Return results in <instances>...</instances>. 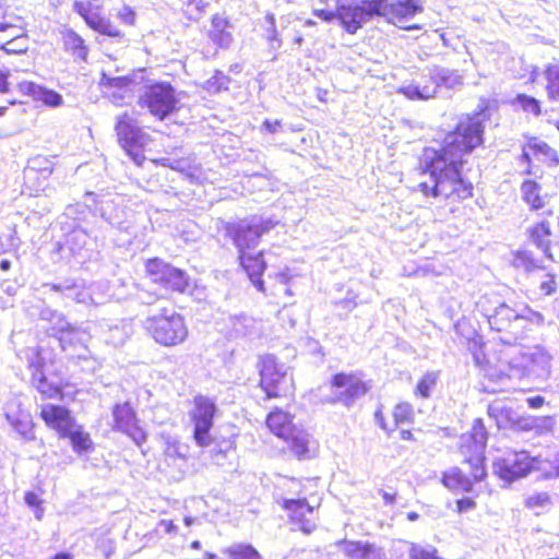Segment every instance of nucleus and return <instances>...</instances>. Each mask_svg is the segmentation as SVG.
Here are the masks:
<instances>
[{"label": "nucleus", "instance_id": "1", "mask_svg": "<svg viewBox=\"0 0 559 559\" xmlns=\"http://www.w3.org/2000/svg\"><path fill=\"white\" fill-rule=\"evenodd\" d=\"M484 126L479 116L460 120L448 133L440 148L426 147L419 158L423 179L414 191L426 198L462 202L473 195V183L463 176L462 167L475 147L483 143Z\"/></svg>", "mask_w": 559, "mask_h": 559}, {"label": "nucleus", "instance_id": "2", "mask_svg": "<svg viewBox=\"0 0 559 559\" xmlns=\"http://www.w3.org/2000/svg\"><path fill=\"white\" fill-rule=\"evenodd\" d=\"M277 224L272 218L253 216L248 221L238 223H227L225 227L226 235L231 239L238 250V260L252 285L260 292H264V283L261 275L265 270V262L262 258L263 252L252 251L259 245L263 234L271 230Z\"/></svg>", "mask_w": 559, "mask_h": 559}, {"label": "nucleus", "instance_id": "3", "mask_svg": "<svg viewBox=\"0 0 559 559\" xmlns=\"http://www.w3.org/2000/svg\"><path fill=\"white\" fill-rule=\"evenodd\" d=\"M144 326L152 337L163 346H176L188 335L183 317L166 300H159L151 310Z\"/></svg>", "mask_w": 559, "mask_h": 559}, {"label": "nucleus", "instance_id": "4", "mask_svg": "<svg viewBox=\"0 0 559 559\" xmlns=\"http://www.w3.org/2000/svg\"><path fill=\"white\" fill-rule=\"evenodd\" d=\"M269 429L287 442L290 451L299 460H308L316 455L318 443L311 435L293 424L292 416L283 411H274L266 418Z\"/></svg>", "mask_w": 559, "mask_h": 559}, {"label": "nucleus", "instance_id": "5", "mask_svg": "<svg viewBox=\"0 0 559 559\" xmlns=\"http://www.w3.org/2000/svg\"><path fill=\"white\" fill-rule=\"evenodd\" d=\"M462 84V75L456 70L435 66L424 69L419 80L402 85L399 93L411 100H427L436 96L440 86L455 88Z\"/></svg>", "mask_w": 559, "mask_h": 559}, {"label": "nucleus", "instance_id": "6", "mask_svg": "<svg viewBox=\"0 0 559 559\" xmlns=\"http://www.w3.org/2000/svg\"><path fill=\"white\" fill-rule=\"evenodd\" d=\"M139 106L157 120L163 121L180 109V98L168 82H155L144 86L139 96Z\"/></svg>", "mask_w": 559, "mask_h": 559}, {"label": "nucleus", "instance_id": "7", "mask_svg": "<svg viewBox=\"0 0 559 559\" xmlns=\"http://www.w3.org/2000/svg\"><path fill=\"white\" fill-rule=\"evenodd\" d=\"M261 388L267 399L284 396L292 393L294 384L289 367L280 362L272 353H266L260 361Z\"/></svg>", "mask_w": 559, "mask_h": 559}, {"label": "nucleus", "instance_id": "8", "mask_svg": "<svg viewBox=\"0 0 559 559\" xmlns=\"http://www.w3.org/2000/svg\"><path fill=\"white\" fill-rule=\"evenodd\" d=\"M488 298L481 297L477 302V307L487 318V321L492 330L503 331L513 329L515 326H524L523 323L530 321L532 323H542L544 318L542 313L533 311L532 309L524 307L521 311L514 310L506 304L499 305L493 312H489L486 308Z\"/></svg>", "mask_w": 559, "mask_h": 559}, {"label": "nucleus", "instance_id": "9", "mask_svg": "<svg viewBox=\"0 0 559 559\" xmlns=\"http://www.w3.org/2000/svg\"><path fill=\"white\" fill-rule=\"evenodd\" d=\"M27 360L32 370V382L37 391L46 399L59 396L61 382L49 380V377L58 372L52 352H32Z\"/></svg>", "mask_w": 559, "mask_h": 559}, {"label": "nucleus", "instance_id": "10", "mask_svg": "<svg viewBox=\"0 0 559 559\" xmlns=\"http://www.w3.org/2000/svg\"><path fill=\"white\" fill-rule=\"evenodd\" d=\"M487 441V432L480 419H475L472 431L461 437L460 451L464 455V462L471 467V474L477 481L486 476L484 467V451Z\"/></svg>", "mask_w": 559, "mask_h": 559}, {"label": "nucleus", "instance_id": "11", "mask_svg": "<svg viewBox=\"0 0 559 559\" xmlns=\"http://www.w3.org/2000/svg\"><path fill=\"white\" fill-rule=\"evenodd\" d=\"M116 132L122 148L135 165L141 166L145 160L143 147L148 143L150 136L142 131L136 121L128 114L118 117Z\"/></svg>", "mask_w": 559, "mask_h": 559}, {"label": "nucleus", "instance_id": "12", "mask_svg": "<svg viewBox=\"0 0 559 559\" xmlns=\"http://www.w3.org/2000/svg\"><path fill=\"white\" fill-rule=\"evenodd\" d=\"M376 0H350L338 4V21L348 34H356L373 16H379Z\"/></svg>", "mask_w": 559, "mask_h": 559}, {"label": "nucleus", "instance_id": "13", "mask_svg": "<svg viewBox=\"0 0 559 559\" xmlns=\"http://www.w3.org/2000/svg\"><path fill=\"white\" fill-rule=\"evenodd\" d=\"M379 16L386 19L403 29H417V25H408L407 22L416 14L423 12V0H376Z\"/></svg>", "mask_w": 559, "mask_h": 559}, {"label": "nucleus", "instance_id": "14", "mask_svg": "<svg viewBox=\"0 0 559 559\" xmlns=\"http://www.w3.org/2000/svg\"><path fill=\"white\" fill-rule=\"evenodd\" d=\"M193 405L191 411V420L194 426L193 438L199 447L205 448L212 443L210 431L217 408L215 402L204 395H197Z\"/></svg>", "mask_w": 559, "mask_h": 559}, {"label": "nucleus", "instance_id": "15", "mask_svg": "<svg viewBox=\"0 0 559 559\" xmlns=\"http://www.w3.org/2000/svg\"><path fill=\"white\" fill-rule=\"evenodd\" d=\"M98 85L112 104L122 106L132 99L135 82L130 75H116L110 68H104Z\"/></svg>", "mask_w": 559, "mask_h": 559}, {"label": "nucleus", "instance_id": "16", "mask_svg": "<svg viewBox=\"0 0 559 559\" xmlns=\"http://www.w3.org/2000/svg\"><path fill=\"white\" fill-rule=\"evenodd\" d=\"M146 272L152 282L167 289L183 293L188 287L187 274L160 259L148 260L146 262Z\"/></svg>", "mask_w": 559, "mask_h": 559}, {"label": "nucleus", "instance_id": "17", "mask_svg": "<svg viewBox=\"0 0 559 559\" xmlns=\"http://www.w3.org/2000/svg\"><path fill=\"white\" fill-rule=\"evenodd\" d=\"M536 464V460L526 451L508 453L502 460L495 464L496 473L500 478L512 481L526 476Z\"/></svg>", "mask_w": 559, "mask_h": 559}, {"label": "nucleus", "instance_id": "18", "mask_svg": "<svg viewBox=\"0 0 559 559\" xmlns=\"http://www.w3.org/2000/svg\"><path fill=\"white\" fill-rule=\"evenodd\" d=\"M332 386L335 391L334 401L350 405L367 392V385L355 374L337 373L333 377Z\"/></svg>", "mask_w": 559, "mask_h": 559}, {"label": "nucleus", "instance_id": "19", "mask_svg": "<svg viewBox=\"0 0 559 559\" xmlns=\"http://www.w3.org/2000/svg\"><path fill=\"white\" fill-rule=\"evenodd\" d=\"M114 428L128 435L138 445L146 440V435L138 425L135 413L129 403L117 404L112 411Z\"/></svg>", "mask_w": 559, "mask_h": 559}, {"label": "nucleus", "instance_id": "20", "mask_svg": "<svg viewBox=\"0 0 559 559\" xmlns=\"http://www.w3.org/2000/svg\"><path fill=\"white\" fill-rule=\"evenodd\" d=\"M40 417L45 424L56 430L62 438L71 428L76 424V420L71 415V412L64 406L45 404L41 406Z\"/></svg>", "mask_w": 559, "mask_h": 559}, {"label": "nucleus", "instance_id": "21", "mask_svg": "<svg viewBox=\"0 0 559 559\" xmlns=\"http://www.w3.org/2000/svg\"><path fill=\"white\" fill-rule=\"evenodd\" d=\"M283 507L289 512L292 522L306 534L312 533L317 524L313 518V507L304 499H286Z\"/></svg>", "mask_w": 559, "mask_h": 559}, {"label": "nucleus", "instance_id": "22", "mask_svg": "<svg viewBox=\"0 0 559 559\" xmlns=\"http://www.w3.org/2000/svg\"><path fill=\"white\" fill-rule=\"evenodd\" d=\"M85 203L88 207L94 206V212L110 225L120 227L123 223L126 212L115 199L103 195L100 200H97L96 195L90 192L86 193Z\"/></svg>", "mask_w": 559, "mask_h": 559}, {"label": "nucleus", "instance_id": "23", "mask_svg": "<svg viewBox=\"0 0 559 559\" xmlns=\"http://www.w3.org/2000/svg\"><path fill=\"white\" fill-rule=\"evenodd\" d=\"M500 352H475L474 359L481 367L485 374L492 380H500L503 377H510L511 366L501 360Z\"/></svg>", "mask_w": 559, "mask_h": 559}, {"label": "nucleus", "instance_id": "24", "mask_svg": "<svg viewBox=\"0 0 559 559\" xmlns=\"http://www.w3.org/2000/svg\"><path fill=\"white\" fill-rule=\"evenodd\" d=\"M19 91L31 96L36 102H41L49 107H59L63 103L61 94L31 81H22L17 85Z\"/></svg>", "mask_w": 559, "mask_h": 559}, {"label": "nucleus", "instance_id": "25", "mask_svg": "<svg viewBox=\"0 0 559 559\" xmlns=\"http://www.w3.org/2000/svg\"><path fill=\"white\" fill-rule=\"evenodd\" d=\"M231 25L229 21L221 15L214 14L211 19V29L209 31V36L222 48H228L233 41V35L230 32Z\"/></svg>", "mask_w": 559, "mask_h": 559}, {"label": "nucleus", "instance_id": "26", "mask_svg": "<svg viewBox=\"0 0 559 559\" xmlns=\"http://www.w3.org/2000/svg\"><path fill=\"white\" fill-rule=\"evenodd\" d=\"M52 290L60 292L64 297L75 300L79 304H96L92 296L91 287H84L76 283L66 284H51L49 285Z\"/></svg>", "mask_w": 559, "mask_h": 559}, {"label": "nucleus", "instance_id": "27", "mask_svg": "<svg viewBox=\"0 0 559 559\" xmlns=\"http://www.w3.org/2000/svg\"><path fill=\"white\" fill-rule=\"evenodd\" d=\"M59 333L58 340L62 349H66L67 346L85 348L88 346L91 336L81 328L73 326L69 323V326Z\"/></svg>", "mask_w": 559, "mask_h": 559}, {"label": "nucleus", "instance_id": "28", "mask_svg": "<svg viewBox=\"0 0 559 559\" xmlns=\"http://www.w3.org/2000/svg\"><path fill=\"white\" fill-rule=\"evenodd\" d=\"M442 483L451 490L468 492L472 489V480L457 467H452L443 474Z\"/></svg>", "mask_w": 559, "mask_h": 559}, {"label": "nucleus", "instance_id": "29", "mask_svg": "<svg viewBox=\"0 0 559 559\" xmlns=\"http://www.w3.org/2000/svg\"><path fill=\"white\" fill-rule=\"evenodd\" d=\"M532 241L544 252L548 258L550 254V225L548 222H540L530 229Z\"/></svg>", "mask_w": 559, "mask_h": 559}, {"label": "nucleus", "instance_id": "30", "mask_svg": "<svg viewBox=\"0 0 559 559\" xmlns=\"http://www.w3.org/2000/svg\"><path fill=\"white\" fill-rule=\"evenodd\" d=\"M73 8L91 28H93L103 17L100 7L96 1H75L73 3Z\"/></svg>", "mask_w": 559, "mask_h": 559}, {"label": "nucleus", "instance_id": "31", "mask_svg": "<svg viewBox=\"0 0 559 559\" xmlns=\"http://www.w3.org/2000/svg\"><path fill=\"white\" fill-rule=\"evenodd\" d=\"M540 186L532 180H525L521 186L523 200L532 210H540L545 206V198L540 195Z\"/></svg>", "mask_w": 559, "mask_h": 559}, {"label": "nucleus", "instance_id": "32", "mask_svg": "<svg viewBox=\"0 0 559 559\" xmlns=\"http://www.w3.org/2000/svg\"><path fill=\"white\" fill-rule=\"evenodd\" d=\"M63 44L67 51L71 52L76 59L85 61L88 49L84 45L83 38L73 31H67L63 34Z\"/></svg>", "mask_w": 559, "mask_h": 559}, {"label": "nucleus", "instance_id": "33", "mask_svg": "<svg viewBox=\"0 0 559 559\" xmlns=\"http://www.w3.org/2000/svg\"><path fill=\"white\" fill-rule=\"evenodd\" d=\"M62 438H69L71 440L73 450L78 453L88 451L93 445V441L90 435L85 432L83 427L78 423Z\"/></svg>", "mask_w": 559, "mask_h": 559}, {"label": "nucleus", "instance_id": "34", "mask_svg": "<svg viewBox=\"0 0 559 559\" xmlns=\"http://www.w3.org/2000/svg\"><path fill=\"white\" fill-rule=\"evenodd\" d=\"M531 364L526 367L527 373L537 378L549 374L550 356L547 352H536L530 356Z\"/></svg>", "mask_w": 559, "mask_h": 559}, {"label": "nucleus", "instance_id": "35", "mask_svg": "<svg viewBox=\"0 0 559 559\" xmlns=\"http://www.w3.org/2000/svg\"><path fill=\"white\" fill-rule=\"evenodd\" d=\"M219 559H263L251 545L235 544L222 551Z\"/></svg>", "mask_w": 559, "mask_h": 559}, {"label": "nucleus", "instance_id": "36", "mask_svg": "<svg viewBox=\"0 0 559 559\" xmlns=\"http://www.w3.org/2000/svg\"><path fill=\"white\" fill-rule=\"evenodd\" d=\"M52 163L45 156L37 155L28 160L25 176L31 177L33 174H40L44 178H48L52 174Z\"/></svg>", "mask_w": 559, "mask_h": 559}, {"label": "nucleus", "instance_id": "37", "mask_svg": "<svg viewBox=\"0 0 559 559\" xmlns=\"http://www.w3.org/2000/svg\"><path fill=\"white\" fill-rule=\"evenodd\" d=\"M544 74L547 81L546 90L548 97L559 100V63L549 64Z\"/></svg>", "mask_w": 559, "mask_h": 559}, {"label": "nucleus", "instance_id": "38", "mask_svg": "<svg viewBox=\"0 0 559 559\" xmlns=\"http://www.w3.org/2000/svg\"><path fill=\"white\" fill-rule=\"evenodd\" d=\"M439 380V372L437 371H428L426 372L420 380L418 381L415 395L428 399L431 395L432 390L436 388L437 382Z\"/></svg>", "mask_w": 559, "mask_h": 559}, {"label": "nucleus", "instance_id": "39", "mask_svg": "<svg viewBox=\"0 0 559 559\" xmlns=\"http://www.w3.org/2000/svg\"><path fill=\"white\" fill-rule=\"evenodd\" d=\"M37 314L39 319L47 321V322H53L55 319H58V332L63 331L67 326H69V322L66 320V318L59 313L58 311L45 306L40 305L33 308L32 316Z\"/></svg>", "mask_w": 559, "mask_h": 559}, {"label": "nucleus", "instance_id": "40", "mask_svg": "<svg viewBox=\"0 0 559 559\" xmlns=\"http://www.w3.org/2000/svg\"><path fill=\"white\" fill-rule=\"evenodd\" d=\"M13 25H26V22L14 9L0 2V29L13 27Z\"/></svg>", "mask_w": 559, "mask_h": 559}, {"label": "nucleus", "instance_id": "41", "mask_svg": "<svg viewBox=\"0 0 559 559\" xmlns=\"http://www.w3.org/2000/svg\"><path fill=\"white\" fill-rule=\"evenodd\" d=\"M186 16L190 20H198L205 12L207 2L204 0H178Z\"/></svg>", "mask_w": 559, "mask_h": 559}, {"label": "nucleus", "instance_id": "42", "mask_svg": "<svg viewBox=\"0 0 559 559\" xmlns=\"http://www.w3.org/2000/svg\"><path fill=\"white\" fill-rule=\"evenodd\" d=\"M440 39L442 40L443 46L451 48L454 51H457L460 46H463L466 53L471 57V62L477 67V61L472 56V52L468 50V47L465 43L462 41L460 35H455L453 32H441Z\"/></svg>", "mask_w": 559, "mask_h": 559}, {"label": "nucleus", "instance_id": "43", "mask_svg": "<svg viewBox=\"0 0 559 559\" xmlns=\"http://www.w3.org/2000/svg\"><path fill=\"white\" fill-rule=\"evenodd\" d=\"M230 83V78L221 71H215L214 75L211 76L204 84V88L209 93H219L227 91Z\"/></svg>", "mask_w": 559, "mask_h": 559}, {"label": "nucleus", "instance_id": "44", "mask_svg": "<svg viewBox=\"0 0 559 559\" xmlns=\"http://www.w3.org/2000/svg\"><path fill=\"white\" fill-rule=\"evenodd\" d=\"M367 543L355 540H340L337 546L349 559H362Z\"/></svg>", "mask_w": 559, "mask_h": 559}, {"label": "nucleus", "instance_id": "45", "mask_svg": "<svg viewBox=\"0 0 559 559\" xmlns=\"http://www.w3.org/2000/svg\"><path fill=\"white\" fill-rule=\"evenodd\" d=\"M551 504L550 497L547 492H534L525 499V506L528 509L539 511L547 509Z\"/></svg>", "mask_w": 559, "mask_h": 559}, {"label": "nucleus", "instance_id": "46", "mask_svg": "<svg viewBox=\"0 0 559 559\" xmlns=\"http://www.w3.org/2000/svg\"><path fill=\"white\" fill-rule=\"evenodd\" d=\"M130 333L127 325L114 326L109 330L107 344L114 347L123 346Z\"/></svg>", "mask_w": 559, "mask_h": 559}, {"label": "nucleus", "instance_id": "47", "mask_svg": "<svg viewBox=\"0 0 559 559\" xmlns=\"http://www.w3.org/2000/svg\"><path fill=\"white\" fill-rule=\"evenodd\" d=\"M28 38L27 35H23L16 39L10 40L0 47L8 53H22L28 49Z\"/></svg>", "mask_w": 559, "mask_h": 559}, {"label": "nucleus", "instance_id": "48", "mask_svg": "<svg viewBox=\"0 0 559 559\" xmlns=\"http://www.w3.org/2000/svg\"><path fill=\"white\" fill-rule=\"evenodd\" d=\"M393 416L396 424L409 423L414 416L413 407L409 403H400L395 406Z\"/></svg>", "mask_w": 559, "mask_h": 559}, {"label": "nucleus", "instance_id": "49", "mask_svg": "<svg viewBox=\"0 0 559 559\" xmlns=\"http://www.w3.org/2000/svg\"><path fill=\"white\" fill-rule=\"evenodd\" d=\"M25 34L26 25H13V27L0 29V46Z\"/></svg>", "mask_w": 559, "mask_h": 559}, {"label": "nucleus", "instance_id": "50", "mask_svg": "<svg viewBox=\"0 0 559 559\" xmlns=\"http://www.w3.org/2000/svg\"><path fill=\"white\" fill-rule=\"evenodd\" d=\"M100 34L110 37H120L121 32L108 19L103 16L98 23L92 28Z\"/></svg>", "mask_w": 559, "mask_h": 559}, {"label": "nucleus", "instance_id": "51", "mask_svg": "<svg viewBox=\"0 0 559 559\" xmlns=\"http://www.w3.org/2000/svg\"><path fill=\"white\" fill-rule=\"evenodd\" d=\"M25 503L35 509V518L41 520L44 516V509L41 508V499L38 493L34 491H27L24 496Z\"/></svg>", "mask_w": 559, "mask_h": 559}, {"label": "nucleus", "instance_id": "52", "mask_svg": "<svg viewBox=\"0 0 559 559\" xmlns=\"http://www.w3.org/2000/svg\"><path fill=\"white\" fill-rule=\"evenodd\" d=\"M519 104L522 106V108L531 114L539 115L540 112V106L537 99L531 96L526 95H519L518 97Z\"/></svg>", "mask_w": 559, "mask_h": 559}, {"label": "nucleus", "instance_id": "53", "mask_svg": "<svg viewBox=\"0 0 559 559\" xmlns=\"http://www.w3.org/2000/svg\"><path fill=\"white\" fill-rule=\"evenodd\" d=\"M7 418L21 435L26 436L31 431V420L27 415H22L19 419H12L10 415H7Z\"/></svg>", "mask_w": 559, "mask_h": 559}, {"label": "nucleus", "instance_id": "54", "mask_svg": "<svg viewBox=\"0 0 559 559\" xmlns=\"http://www.w3.org/2000/svg\"><path fill=\"white\" fill-rule=\"evenodd\" d=\"M116 15L122 23L127 25H134L135 23L136 14L129 5H122L121 8L117 9Z\"/></svg>", "mask_w": 559, "mask_h": 559}, {"label": "nucleus", "instance_id": "55", "mask_svg": "<svg viewBox=\"0 0 559 559\" xmlns=\"http://www.w3.org/2000/svg\"><path fill=\"white\" fill-rule=\"evenodd\" d=\"M185 451L186 447L177 441L167 442L165 448V454L168 457H183L186 455Z\"/></svg>", "mask_w": 559, "mask_h": 559}, {"label": "nucleus", "instance_id": "56", "mask_svg": "<svg viewBox=\"0 0 559 559\" xmlns=\"http://www.w3.org/2000/svg\"><path fill=\"white\" fill-rule=\"evenodd\" d=\"M362 559H386V557L380 547L367 543Z\"/></svg>", "mask_w": 559, "mask_h": 559}, {"label": "nucleus", "instance_id": "57", "mask_svg": "<svg viewBox=\"0 0 559 559\" xmlns=\"http://www.w3.org/2000/svg\"><path fill=\"white\" fill-rule=\"evenodd\" d=\"M266 21L270 24V27L267 28V39L271 43H277V47H280L282 41L280 39L278 33H277L276 27H275V17H274V15L273 14H267L266 15Z\"/></svg>", "mask_w": 559, "mask_h": 559}, {"label": "nucleus", "instance_id": "58", "mask_svg": "<svg viewBox=\"0 0 559 559\" xmlns=\"http://www.w3.org/2000/svg\"><path fill=\"white\" fill-rule=\"evenodd\" d=\"M539 289L545 295L554 294L556 292V282L554 275H545V278L539 284Z\"/></svg>", "mask_w": 559, "mask_h": 559}, {"label": "nucleus", "instance_id": "59", "mask_svg": "<svg viewBox=\"0 0 559 559\" xmlns=\"http://www.w3.org/2000/svg\"><path fill=\"white\" fill-rule=\"evenodd\" d=\"M313 14L321 19L322 21L324 22H331L333 21L334 19H337L338 20V7L336 8L335 11H331V10H324V9H317V10H313Z\"/></svg>", "mask_w": 559, "mask_h": 559}, {"label": "nucleus", "instance_id": "60", "mask_svg": "<svg viewBox=\"0 0 559 559\" xmlns=\"http://www.w3.org/2000/svg\"><path fill=\"white\" fill-rule=\"evenodd\" d=\"M9 71L0 69V95L7 94L10 91Z\"/></svg>", "mask_w": 559, "mask_h": 559}, {"label": "nucleus", "instance_id": "61", "mask_svg": "<svg viewBox=\"0 0 559 559\" xmlns=\"http://www.w3.org/2000/svg\"><path fill=\"white\" fill-rule=\"evenodd\" d=\"M528 148L535 150L536 152L542 153L546 156H549L551 153H554L552 148L544 142L530 144Z\"/></svg>", "mask_w": 559, "mask_h": 559}, {"label": "nucleus", "instance_id": "62", "mask_svg": "<svg viewBox=\"0 0 559 559\" xmlns=\"http://www.w3.org/2000/svg\"><path fill=\"white\" fill-rule=\"evenodd\" d=\"M538 421L540 424L536 425V427L538 429H543L546 431L552 430V428L555 426V419L552 417H544V418L538 419Z\"/></svg>", "mask_w": 559, "mask_h": 559}, {"label": "nucleus", "instance_id": "63", "mask_svg": "<svg viewBox=\"0 0 559 559\" xmlns=\"http://www.w3.org/2000/svg\"><path fill=\"white\" fill-rule=\"evenodd\" d=\"M158 527L167 534L175 533L177 531L176 525L171 520H162L158 523Z\"/></svg>", "mask_w": 559, "mask_h": 559}, {"label": "nucleus", "instance_id": "64", "mask_svg": "<svg viewBox=\"0 0 559 559\" xmlns=\"http://www.w3.org/2000/svg\"><path fill=\"white\" fill-rule=\"evenodd\" d=\"M263 129L266 130L267 132L270 133H275L278 131L280 127H281V121L280 120H275V121H271V120H265L263 122Z\"/></svg>", "mask_w": 559, "mask_h": 559}]
</instances>
